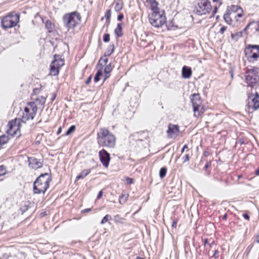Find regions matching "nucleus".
<instances>
[{"label":"nucleus","mask_w":259,"mask_h":259,"mask_svg":"<svg viewBox=\"0 0 259 259\" xmlns=\"http://www.w3.org/2000/svg\"><path fill=\"white\" fill-rule=\"evenodd\" d=\"M42 87L41 85L39 88H35L33 90V93L32 94V97H34L38 96L41 92Z\"/></svg>","instance_id":"33"},{"label":"nucleus","mask_w":259,"mask_h":259,"mask_svg":"<svg viewBox=\"0 0 259 259\" xmlns=\"http://www.w3.org/2000/svg\"><path fill=\"white\" fill-rule=\"evenodd\" d=\"M102 195H103V192H102V191H100L98 194L97 198L98 199H100L102 197Z\"/></svg>","instance_id":"55"},{"label":"nucleus","mask_w":259,"mask_h":259,"mask_svg":"<svg viewBox=\"0 0 259 259\" xmlns=\"http://www.w3.org/2000/svg\"><path fill=\"white\" fill-rule=\"evenodd\" d=\"M108 59L107 56L104 55L103 57H102L99 61V65H101L103 67V65H106L108 62Z\"/></svg>","instance_id":"35"},{"label":"nucleus","mask_w":259,"mask_h":259,"mask_svg":"<svg viewBox=\"0 0 259 259\" xmlns=\"http://www.w3.org/2000/svg\"><path fill=\"white\" fill-rule=\"evenodd\" d=\"M37 111V107L34 102H30L27 104L23 110L19 112L20 118L23 122L32 120L35 117Z\"/></svg>","instance_id":"9"},{"label":"nucleus","mask_w":259,"mask_h":259,"mask_svg":"<svg viewBox=\"0 0 259 259\" xmlns=\"http://www.w3.org/2000/svg\"><path fill=\"white\" fill-rule=\"evenodd\" d=\"M82 20L81 14L78 11H73L65 14L62 18L64 26L68 31L74 30L79 26Z\"/></svg>","instance_id":"4"},{"label":"nucleus","mask_w":259,"mask_h":259,"mask_svg":"<svg viewBox=\"0 0 259 259\" xmlns=\"http://www.w3.org/2000/svg\"><path fill=\"white\" fill-rule=\"evenodd\" d=\"M7 173L6 167L4 165H0V177L5 175Z\"/></svg>","instance_id":"39"},{"label":"nucleus","mask_w":259,"mask_h":259,"mask_svg":"<svg viewBox=\"0 0 259 259\" xmlns=\"http://www.w3.org/2000/svg\"><path fill=\"white\" fill-rule=\"evenodd\" d=\"M29 166L32 169H37L43 165V160L34 157H29L28 159Z\"/></svg>","instance_id":"17"},{"label":"nucleus","mask_w":259,"mask_h":259,"mask_svg":"<svg viewBox=\"0 0 259 259\" xmlns=\"http://www.w3.org/2000/svg\"><path fill=\"white\" fill-rule=\"evenodd\" d=\"M190 98L192 105L194 116L201 119L206 111L207 107L203 104L199 94H193L190 96Z\"/></svg>","instance_id":"6"},{"label":"nucleus","mask_w":259,"mask_h":259,"mask_svg":"<svg viewBox=\"0 0 259 259\" xmlns=\"http://www.w3.org/2000/svg\"><path fill=\"white\" fill-rule=\"evenodd\" d=\"M243 218H244L245 219H246V220H247V221H249V220L250 218H249V215H248V214H247V213H244V214H243Z\"/></svg>","instance_id":"52"},{"label":"nucleus","mask_w":259,"mask_h":259,"mask_svg":"<svg viewBox=\"0 0 259 259\" xmlns=\"http://www.w3.org/2000/svg\"><path fill=\"white\" fill-rule=\"evenodd\" d=\"M211 154V153L209 151L207 150H206L203 152V156L204 157H207L209 155H210Z\"/></svg>","instance_id":"49"},{"label":"nucleus","mask_w":259,"mask_h":259,"mask_svg":"<svg viewBox=\"0 0 259 259\" xmlns=\"http://www.w3.org/2000/svg\"><path fill=\"white\" fill-rule=\"evenodd\" d=\"M247 106L251 112L259 109V91L255 90V92L248 94Z\"/></svg>","instance_id":"13"},{"label":"nucleus","mask_w":259,"mask_h":259,"mask_svg":"<svg viewBox=\"0 0 259 259\" xmlns=\"http://www.w3.org/2000/svg\"><path fill=\"white\" fill-rule=\"evenodd\" d=\"M111 16V10L110 9L107 10L105 12L104 17L106 18V21L108 23H110Z\"/></svg>","instance_id":"34"},{"label":"nucleus","mask_w":259,"mask_h":259,"mask_svg":"<svg viewBox=\"0 0 259 259\" xmlns=\"http://www.w3.org/2000/svg\"><path fill=\"white\" fill-rule=\"evenodd\" d=\"M208 239L207 238H205L203 240V244L205 247L206 246V245H208Z\"/></svg>","instance_id":"53"},{"label":"nucleus","mask_w":259,"mask_h":259,"mask_svg":"<svg viewBox=\"0 0 259 259\" xmlns=\"http://www.w3.org/2000/svg\"><path fill=\"white\" fill-rule=\"evenodd\" d=\"M227 26H222L220 30H219V32L221 34H224V33L225 32V31L227 30Z\"/></svg>","instance_id":"44"},{"label":"nucleus","mask_w":259,"mask_h":259,"mask_svg":"<svg viewBox=\"0 0 259 259\" xmlns=\"http://www.w3.org/2000/svg\"><path fill=\"white\" fill-rule=\"evenodd\" d=\"M52 181L51 175L48 173L41 174L34 181L33 192L35 194H45Z\"/></svg>","instance_id":"3"},{"label":"nucleus","mask_w":259,"mask_h":259,"mask_svg":"<svg viewBox=\"0 0 259 259\" xmlns=\"http://www.w3.org/2000/svg\"><path fill=\"white\" fill-rule=\"evenodd\" d=\"M190 156L189 155V154H185L183 157V162L185 163V162L188 161L190 160Z\"/></svg>","instance_id":"43"},{"label":"nucleus","mask_w":259,"mask_h":259,"mask_svg":"<svg viewBox=\"0 0 259 259\" xmlns=\"http://www.w3.org/2000/svg\"><path fill=\"white\" fill-rule=\"evenodd\" d=\"M245 82L247 87H250L251 90L259 89V68L253 66L251 68L247 69L245 72Z\"/></svg>","instance_id":"5"},{"label":"nucleus","mask_w":259,"mask_h":259,"mask_svg":"<svg viewBox=\"0 0 259 259\" xmlns=\"http://www.w3.org/2000/svg\"><path fill=\"white\" fill-rule=\"evenodd\" d=\"M212 9L209 0H199L196 5L194 11L199 15L208 14Z\"/></svg>","instance_id":"14"},{"label":"nucleus","mask_w":259,"mask_h":259,"mask_svg":"<svg viewBox=\"0 0 259 259\" xmlns=\"http://www.w3.org/2000/svg\"><path fill=\"white\" fill-rule=\"evenodd\" d=\"M256 241L258 243H259V233H258V234L256 236Z\"/></svg>","instance_id":"60"},{"label":"nucleus","mask_w":259,"mask_h":259,"mask_svg":"<svg viewBox=\"0 0 259 259\" xmlns=\"http://www.w3.org/2000/svg\"><path fill=\"white\" fill-rule=\"evenodd\" d=\"M244 54L246 60L254 63L259 59V45L248 44L245 46Z\"/></svg>","instance_id":"10"},{"label":"nucleus","mask_w":259,"mask_h":259,"mask_svg":"<svg viewBox=\"0 0 259 259\" xmlns=\"http://www.w3.org/2000/svg\"><path fill=\"white\" fill-rule=\"evenodd\" d=\"M241 177H242V176H241V175H239V176H238V179H240Z\"/></svg>","instance_id":"64"},{"label":"nucleus","mask_w":259,"mask_h":259,"mask_svg":"<svg viewBox=\"0 0 259 259\" xmlns=\"http://www.w3.org/2000/svg\"><path fill=\"white\" fill-rule=\"evenodd\" d=\"M104 71L105 73L104 79L105 81L107 78H108L110 76V73L112 71V67L110 64L106 65L104 68Z\"/></svg>","instance_id":"25"},{"label":"nucleus","mask_w":259,"mask_h":259,"mask_svg":"<svg viewBox=\"0 0 259 259\" xmlns=\"http://www.w3.org/2000/svg\"><path fill=\"white\" fill-rule=\"evenodd\" d=\"M125 180H126V183L127 184L130 185V184H133L134 183V180L132 178H126Z\"/></svg>","instance_id":"45"},{"label":"nucleus","mask_w":259,"mask_h":259,"mask_svg":"<svg viewBox=\"0 0 259 259\" xmlns=\"http://www.w3.org/2000/svg\"><path fill=\"white\" fill-rule=\"evenodd\" d=\"M112 220V217L110 214H106L101 221V224H104Z\"/></svg>","instance_id":"36"},{"label":"nucleus","mask_w":259,"mask_h":259,"mask_svg":"<svg viewBox=\"0 0 259 259\" xmlns=\"http://www.w3.org/2000/svg\"><path fill=\"white\" fill-rule=\"evenodd\" d=\"M213 2L215 3L212 11V15L214 16L217 12L218 8L222 5V0H212Z\"/></svg>","instance_id":"30"},{"label":"nucleus","mask_w":259,"mask_h":259,"mask_svg":"<svg viewBox=\"0 0 259 259\" xmlns=\"http://www.w3.org/2000/svg\"><path fill=\"white\" fill-rule=\"evenodd\" d=\"M53 100H54V99H55V98H56V95H55V94H54V96H53Z\"/></svg>","instance_id":"62"},{"label":"nucleus","mask_w":259,"mask_h":259,"mask_svg":"<svg viewBox=\"0 0 259 259\" xmlns=\"http://www.w3.org/2000/svg\"><path fill=\"white\" fill-rule=\"evenodd\" d=\"M45 27L49 32H52L55 29V25L50 20H47L45 23Z\"/></svg>","instance_id":"28"},{"label":"nucleus","mask_w":259,"mask_h":259,"mask_svg":"<svg viewBox=\"0 0 259 259\" xmlns=\"http://www.w3.org/2000/svg\"><path fill=\"white\" fill-rule=\"evenodd\" d=\"M166 171H167V169L166 167H162L160 169V171H159L160 177L161 178H163L164 177H165V176H166Z\"/></svg>","instance_id":"38"},{"label":"nucleus","mask_w":259,"mask_h":259,"mask_svg":"<svg viewBox=\"0 0 259 259\" xmlns=\"http://www.w3.org/2000/svg\"><path fill=\"white\" fill-rule=\"evenodd\" d=\"M91 169H87L82 170L80 174L75 178V182L78 181L80 179H84L87 176L91 173Z\"/></svg>","instance_id":"22"},{"label":"nucleus","mask_w":259,"mask_h":259,"mask_svg":"<svg viewBox=\"0 0 259 259\" xmlns=\"http://www.w3.org/2000/svg\"><path fill=\"white\" fill-rule=\"evenodd\" d=\"M47 97V96L45 95V96H37L34 97H32V98L34 100L33 102L36 105V106L40 105L43 107L46 103Z\"/></svg>","instance_id":"19"},{"label":"nucleus","mask_w":259,"mask_h":259,"mask_svg":"<svg viewBox=\"0 0 259 259\" xmlns=\"http://www.w3.org/2000/svg\"><path fill=\"white\" fill-rule=\"evenodd\" d=\"M223 18L229 25L240 23L245 19L244 12L242 8L238 5H231L227 7Z\"/></svg>","instance_id":"1"},{"label":"nucleus","mask_w":259,"mask_h":259,"mask_svg":"<svg viewBox=\"0 0 259 259\" xmlns=\"http://www.w3.org/2000/svg\"><path fill=\"white\" fill-rule=\"evenodd\" d=\"M21 121L22 120L20 118H16L10 121L8 124V128L7 133L12 137H20L21 135Z\"/></svg>","instance_id":"12"},{"label":"nucleus","mask_w":259,"mask_h":259,"mask_svg":"<svg viewBox=\"0 0 259 259\" xmlns=\"http://www.w3.org/2000/svg\"><path fill=\"white\" fill-rule=\"evenodd\" d=\"M99 157L103 166L107 168L111 160L110 154L106 150L103 149L99 152Z\"/></svg>","instance_id":"15"},{"label":"nucleus","mask_w":259,"mask_h":259,"mask_svg":"<svg viewBox=\"0 0 259 259\" xmlns=\"http://www.w3.org/2000/svg\"><path fill=\"white\" fill-rule=\"evenodd\" d=\"M91 210H92V208H85V209L82 210L81 211V213H87V212L91 211Z\"/></svg>","instance_id":"48"},{"label":"nucleus","mask_w":259,"mask_h":259,"mask_svg":"<svg viewBox=\"0 0 259 259\" xmlns=\"http://www.w3.org/2000/svg\"><path fill=\"white\" fill-rule=\"evenodd\" d=\"M255 175L256 176H259V167H258L257 169L255 170Z\"/></svg>","instance_id":"59"},{"label":"nucleus","mask_w":259,"mask_h":259,"mask_svg":"<svg viewBox=\"0 0 259 259\" xmlns=\"http://www.w3.org/2000/svg\"><path fill=\"white\" fill-rule=\"evenodd\" d=\"M180 133V126L178 125L171 123L168 124L166 133L169 138H176L179 136Z\"/></svg>","instance_id":"16"},{"label":"nucleus","mask_w":259,"mask_h":259,"mask_svg":"<svg viewBox=\"0 0 259 259\" xmlns=\"http://www.w3.org/2000/svg\"><path fill=\"white\" fill-rule=\"evenodd\" d=\"M128 197L129 194L128 193L125 192L122 193V194H121V195H120L119 198V203L120 204H124L128 200Z\"/></svg>","instance_id":"26"},{"label":"nucleus","mask_w":259,"mask_h":259,"mask_svg":"<svg viewBox=\"0 0 259 259\" xmlns=\"http://www.w3.org/2000/svg\"><path fill=\"white\" fill-rule=\"evenodd\" d=\"M125 219L119 214H116L114 217V221L116 223L123 224Z\"/></svg>","instance_id":"32"},{"label":"nucleus","mask_w":259,"mask_h":259,"mask_svg":"<svg viewBox=\"0 0 259 259\" xmlns=\"http://www.w3.org/2000/svg\"><path fill=\"white\" fill-rule=\"evenodd\" d=\"M147 6L151 10V13H154L161 9L159 7V3L156 0H146Z\"/></svg>","instance_id":"18"},{"label":"nucleus","mask_w":259,"mask_h":259,"mask_svg":"<svg viewBox=\"0 0 259 259\" xmlns=\"http://www.w3.org/2000/svg\"><path fill=\"white\" fill-rule=\"evenodd\" d=\"M137 140L144 141L149 139V134L147 131H142L137 133Z\"/></svg>","instance_id":"21"},{"label":"nucleus","mask_w":259,"mask_h":259,"mask_svg":"<svg viewBox=\"0 0 259 259\" xmlns=\"http://www.w3.org/2000/svg\"><path fill=\"white\" fill-rule=\"evenodd\" d=\"M149 23L153 27L156 28L161 27L166 22V17L165 11L163 10L150 13L148 15Z\"/></svg>","instance_id":"7"},{"label":"nucleus","mask_w":259,"mask_h":259,"mask_svg":"<svg viewBox=\"0 0 259 259\" xmlns=\"http://www.w3.org/2000/svg\"><path fill=\"white\" fill-rule=\"evenodd\" d=\"M182 76L185 78H189L192 75V70L189 67L184 66L182 68Z\"/></svg>","instance_id":"20"},{"label":"nucleus","mask_w":259,"mask_h":259,"mask_svg":"<svg viewBox=\"0 0 259 259\" xmlns=\"http://www.w3.org/2000/svg\"><path fill=\"white\" fill-rule=\"evenodd\" d=\"M256 25L255 29L257 31L259 32V21L256 22Z\"/></svg>","instance_id":"57"},{"label":"nucleus","mask_w":259,"mask_h":259,"mask_svg":"<svg viewBox=\"0 0 259 259\" xmlns=\"http://www.w3.org/2000/svg\"><path fill=\"white\" fill-rule=\"evenodd\" d=\"M20 20V14L14 11L11 12L2 19L1 25L5 29L11 28L17 25Z\"/></svg>","instance_id":"8"},{"label":"nucleus","mask_w":259,"mask_h":259,"mask_svg":"<svg viewBox=\"0 0 259 259\" xmlns=\"http://www.w3.org/2000/svg\"><path fill=\"white\" fill-rule=\"evenodd\" d=\"M114 51V45L113 43L110 44L107 47L106 51H105V56H110Z\"/></svg>","instance_id":"29"},{"label":"nucleus","mask_w":259,"mask_h":259,"mask_svg":"<svg viewBox=\"0 0 259 259\" xmlns=\"http://www.w3.org/2000/svg\"><path fill=\"white\" fill-rule=\"evenodd\" d=\"M186 149L188 150V146L187 144H185L183 146V148L181 150V153H183Z\"/></svg>","instance_id":"51"},{"label":"nucleus","mask_w":259,"mask_h":259,"mask_svg":"<svg viewBox=\"0 0 259 259\" xmlns=\"http://www.w3.org/2000/svg\"><path fill=\"white\" fill-rule=\"evenodd\" d=\"M99 145L108 148H114L116 145L115 136L107 128H101L97 134Z\"/></svg>","instance_id":"2"},{"label":"nucleus","mask_w":259,"mask_h":259,"mask_svg":"<svg viewBox=\"0 0 259 259\" xmlns=\"http://www.w3.org/2000/svg\"><path fill=\"white\" fill-rule=\"evenodd\" d=\"M124 18V16L122 14H120L117 17V20L118 21H121Z\"/></svg>","instance_id":"50"},{"label":"nucleus","mask_w":259,"mask_h":259,"mask_svg":"<svg viewBox=\"0 0 259 259\" xmlns=\"http://www.w3.org/2000/svg\"><path fill=\"white\" fill-rule=\"evenodd\" d=\"M62 132V127H60L57 132V135H59Z\"/></svg>","instance_id":"58"},{"label":"nucleus","mask_w":259,"mask_h":259,"mask_svg":"<svg viewBox=\"0 0 259 259\" xmlns=\"http://www.w3.org/2000/svg\"><path fill=\"white\" fill-rule=\"evenodd\" d=\"M103 41L105 42H107L110 41V34H109L105 33L104 34Z\"/></svg>","instance_id":"41"},{"label":"nucleus","mask_w":259,"mask_h":259,"mask_svg":"<svg viewBox=\"0 0 259 259\" xmlns=\"http://www.w3.org/2000/svg\"><path fill=\"white\" fill-rule=\"evenodd\" d=\"M53 100H54V99H55V98H56V95H55V94H54V96H53Z\"/></svg>","instance_id":"63"},{"label":"nucleus","mask_w":259,"mask_h":259,"mask_svg":"<svg viewBox=\"0 0 259 259\" xmlns=\"http://www.w3.org/2000/svg\"><path fill=\"white\" fill-rule=\"evenodd\" d=\"M114 33L116 35L119 37L123 35L122 33V23H118L116 28L114 30Z\"/></svg>","instance_id":"27"},{"label":"nucleus","mask_w":259,"mask_h":259,"mask_svg":"<svg viewBox=\"0 0 259 259\" xmlns=\"http://www.w3.org/2000/svg\"><path fill=\"white\" fill-rule=\"evenodd\" d=\"M136 259H146V258L144 257H141L138 256Z\"/></svg>","instance_id":"61"},{"label":"nucleus","mask_w":259,"mask_h":259,"mask_svg":"<svg viewBox=\"0 0 259 259\" xmlns=\"http://www.w3.org/2000/svg\"><path fill=\"white\" fill-rule=\"evenodd\" d=\"M213 244L216 245V243H215L214 241H212V242L211 243H209L208 244V247L207 246L205 247H206L205 250L206 251H207L208 253L210 250V249L212 247Z\"/></svg>","instance_id":"40"},{"label":"nucleus","mask_w":259,"mask_h":259,"mask_svg":"<svg viewBox=\"0 0 259 259\" xmlns=\"http://www.w3.org/2000/svg\"><path fill=\"white\" fill-rule=\"evenodd\" d=\"M211 164V161L207 162L204 167V169L206 170L207 169V168L210 166Z\"/></svg>","instance_id":"47"},{"label":"nucleus","mask_w":259,"mask_h":259,"mask_svg":"<svg viewBox=\"0 0 259 259\" xmlns=\"http://www.w3.org/2000/svg\"><path fill=\"white\" fill-rule=\"evenodd\" d=\"M9 137L5 135L0 136V150L4 148V146L8 143Z\"/></svg>","instance_id":"23"},{"label":"nucleus","mask_w":259,"mask_h":259,"mask_svg":"<svg viewBox=\"0 0 259 259\" xmlns=\"http://www.w3.org/2000/svg\"><path fill=\"white\" fill-rule=\"evenodd\" d=\"M179 221L178 218H174L172 223L171 224V227L172 228L176 229L177 227V223Z\"/></svg>","instance_id":"42"},{"label":"nucleus","mask_w":259,"mask_h":259,"mask_svg":"<svg viewBox=\"0 0 259 259\" xmlns=\"http://www.w3.org/2000/svg\"><path fill=\"white\" fill-rule=\"evenodd\" d=\"M76 130V126L74 125H71L65 133L66 136L69 135L74 133Z\"/></svg>","instance_id":"37"},{"label":"nucleus","mask_w":259,"mask_h":259,"mask_svg":"<svg viewBox=\"0 0 259 259\" xmlns=\"http://www.w3.org/2000/svg\"><path fill=\"white\" fill-rule=\"evenodd\" d=\"M92 79V76H90L89 77V78L87 79V80L85 81L86 84H89L90 83Z\"/></svg>","instance_id":"56"},{"label":"nucleus","mask_w":259,"mask_h":259,"mask_svg":"<svg viewBox=\"0 0 259 259\" xmlns=\"http://www.w3.org/2000/svg\"><path fill=\"white\" fill-rule=\"evenodd\" d=\"M212 257H213L215 258H217L219 257V251L217 249L214 250Z\"/></svg>","instance_id":"46"},{"label":"nucleus","mask_w":259,"mask_h":259,"mask_svg":"<svg viewBox=\"0 0 259 259\" xmlns=\"http://www.w3.org/2000/svg\"><path fill=\"white\" fill-rule=\"evenodd\" d=\"M113 4L115 5L114 10L116 12H120L123 7L122 0H114Z\"/></svg>","instance_id":"24"},{"label":"nucleus","mask_w":259,"mask_h":259,"mask_svg":"<svg viewBox=\"0 0 259 259\" xmlns=\"http://www.w3.org/2000/svg\"><path fill=\"white\" fill-rule=\"evenodd\" d=\"M227 217H228V215L227 213H225L224 215H223V216H222L221 217H220V219L222 218V219L223 220V221H226L227 220Z\"/></svg>","instance_id":"54"},{"label":"nucleus","mask_w":259,"mask_h":259,"mask_svg":"<svg viewBox=\"0 0 259 259\" xmlns=\"http://www.w3.org/2000/svg\"><path fill=\"white\" fill-rule=\"evenodd\" d=\"M103 67L98 69L97 72L94 77V81L97 82L100 79L101 77L103 75Z\"/></svg>","instance_id":"31"},{"label":"nucleus","mask_w":259,"mask_h":259,"mask_svg":"<svg viewBox=\"0 0 259 259\" xmlns=\"http://www.w3.org/2000/svg\"><path fill=\"white\" fill-rule=\"evenodd\" d=\"M65 64V59L59 54H55L53 60L50 65L49 75L57 76L59 75L61 68Z\"/></svg>","instance_id":"11"}]
</instances>
